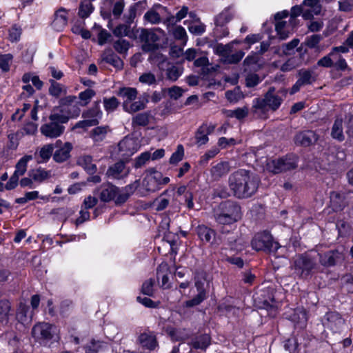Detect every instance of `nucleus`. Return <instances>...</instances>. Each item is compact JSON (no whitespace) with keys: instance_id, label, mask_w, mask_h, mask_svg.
Listing matches in <instances>:
<instances>
[{"instance_id":"49","label":"nucleus","mask_w":353,"mask_h":353,"mask_svg":"<svg viewBox=\"0 0 353 353\" xmlns=\"http://www.w3.org/2000/svg\"><path fill=\"white\" fill-rule=\"evenodd\" d=\"M331 136L334 139H336L340 142L345 139L342 123L341 122L338 121H334L332 128Z\"/></svg>"},{"instance_id":"52","label":"nucleus","mask_w":353,"mask_h":353,"mask_svg":"<svg viewBox=\"0 0 353 353\" xmlns=\"http://www.w3.org/2000/svg\"><path fill=\"white\" fill-rule=\"evenodd\" d=\"M13 59V55L10 53L0 54V69L7 72L10 69V63Z\"/></svg>"},{"instance_id":"54","label":"nucleus","mask_w":353,"mask_h":353,"mask_svg":"<svg viewBox=\"0 0 353 353\" xmlns=\"http://www.w3.org/2000/svg\"><path fill=\"white\" fill-rule=\"evenodd\" d=\"M130 47V43L128 41L123 39H119L114 42L113 48L119 54H124L128 52Z\"/></svg>"},{"instance_id":"45","label":"nucleus","mask_w":353,"mask_h":353,"mask_svg":"<svg viewBox=\"0 0 353 353\" xmlns=\"http://www.w3.org/2000/svg\"><path fill=\"white\" fill-rule=\"evenodd\" d=\"M32 159V156L29 154H26L21 157L15 165L16 170L14 172L19 175H23L27 170L28 161Z\"/></svg>"},{"instance_id":"26","label":"nucleus","mask_w":353,"mask_h":353,"mask_svg":"<svg viewBox=\"0 0 353 353\" xmlns=\"http://www.w3.org/2000/svg\"><path fill=\"white\" fill-rule=\"evenodd\" d=\"M73 147L70 142H65L63 146L57 150L53 154V159L57 163L66 161L70 157V152Z\"/></svg>"},{"instance_id":"51","label":"nucleus","mask_w":353,"mask_h":353,"mask_svg":"<svg viewBox=\"0 0 353 353\" xmlns=\"http://www.w3.org/2000/svg\"><path fill=\"white\" fill-rule=\"evenodd\" d=\"M184 157V148L182 144H179L176 150L172 154L169 163L172 165H176Z\"/></svg>"},{"instance_id":"43","label":"nucleus","mask_w":353,"mask_h":353,"mask_svg":"<svg viewBox=\"0 0 353 353\" xmlns=\"http://www.w3.org/2000/svg\"><path fill=\"white\" fill-rule=\"evenodd\" d=\"M137 90L134 88L123 87L119 89L117 94L123 98H125V101L130 103L137 98Z\"/></svg>"},{"instance_id":"36","label":"nucleus","mask_w":353,"mask_h":353,"mask_svg":"<svg viewBox=\"0 0 353 353\" xmlns=\"http://www.w3.org/2000/svg\"><path fill=\"white\" fill-rule=\"evenodd\" d=\"M230 189L222 184H218L214 186L211 192V199H216V198L227 199L230 196Z\"/></svg>"},{"instance_id":"15","label":"nucleus","mask_w":353,"mask_h":353,"mask_svg":"<svg viewBox=\"0 0 353 353\" xmlns=\"http://www.w3.org/2000/svg\"><path fill=\"white\" fill-rule=\"evenodd\" d=\"M289 14V12L287 10H284L276 12L274 16L275 31L281 40L286 39L290 34V32L285 30L287 22L283 20L287 18Z\"/></svg>"},{"instance_id":"33","label":"nucleus","mask_w":353,"mask_h":353,"mask_svg":"<svg viewBox=\"0 0 353 353\" xmlns=\"http://www.w3.org/2000/svg\"><path fill=\"white\" fill-rule=\"evenodd\" d=\"M123 18L125 23L119 24L112 31L114 35L119 38L128 35L130 26L134 23V21H129L128 16L126 14H123Z\"/></svg>"},{"instance_id":"1","label":"nucleus","mask_w":353,"mask_h":353,"mask_svg":"<svg viewBox=\"0 0 353 353\" xmlns=\"http://www.w3.org/2000/svg\"><path fill=\"white\" fill-rule=\"evenodd\" d=\"M260 179L250 170L239 169L232 173L228 179V184L233 196L237 199H248L257 191Z\"/></svg>"},{"instance_id":"34","label":"nucleus","mask_w":353,"mask_h":353,"mask_svg":"<svg viewBox=\"0 0 353 353\" xmlns=\"http://www.w3.org/2000/svg\"><path fill=\"white\" fill-rule=\"evenodd\" d=\"M77 163L89 175L94 174L97 172V165L92 163V157L90 155H85L79 158Z\"/></svg>"},{"instance_id":"56","label":"nucleus","mask_w":353,"mask_h":353,"mask_svg":"<svg viewBox=\"0 0 353 353\" xmlns=\"http://www.w3.org/2000/svg\"><path fill=\"white\" fill-rule=\"evenodd\" d=\"M173 36L176 40H179L185 46L188 37L185 28L181 26H177L173 30Z\"/></svg>"},{"instance_id":"28","label":"nucleus","mask_w":353,"mask_h":353,"mask_svg":"<svg viewBox=\"0 0 353 353\" xmlns=\"http://www.w3.org/2000/svg\"><path fill=\"white\" fill-rule=\"evenodd\" d=\"M230 171V164L228 161H221L213 165L210 173L214 179L218 180L225 176Z\"/></svg>"},{"instance_id":"39","label":"nucleus","mask_w":353,"mask_h":353,"mask_svg":"<svg viewBox=\"0 0 353 353\" xmlns=\"http://www.w3.org/2000/svg\"><path fill=\"white\" fill-rule=\"evenodd\" d=\"M252 221H264L265 208L261 204H254L250 210Z\"/></svg>"},{"instance_id":"63","label":"nucleus","mask_w":353,"mask_h":353,"mask_svg":"<svg viewBox=\"0 0 353 353\" xmlns=\"http://www.w3.org/2000/svg\"><path fill=\"white\" fill-rule=\"evenodd\" d=\"M97 39L99 46H103L107 43H112L113 40L112 34L103 28H101L98 33Z\"/></svg>"},{"instance_id":"14","label":"nucleus","mask_w":353,"mask_h":353,"mask_svg":"<svg viewBox=\"0 0 353 353\" xmlns=\"http://www.w3.org/2000/svg\"><path fill=\"white\" fill-rule=\"evenodd\" d=\"M319 139V136L313 130H303L297 132L294 138L293 141L296 146L310 147L314 144Z\"/></svg>"},{"instance_id":"13","label":"nucleus","mask_w":353,"mask_h":353,"mask_svg":"<svg viewBox=\"0 0 353 353\" xmlns=\"http://www.w3.org/2000/svg\"><path fill=\"white\" fill-rule=\"evenodd\" d=\"M128 161V159H121L110 165L105 173L107 177L117 180L125 178L130 172V168H126V163Z\"/></svg>"},{"instance_id":"31","label":"nucleus","mask_w":353,"mask_h":353,"mask_svg":"<svg viewBox=\"0 0 353 353\" xmlns=\"http://www.w3.org/2000/svg\"><path fill=\"white\" fill-rule=\"evenodd\" d=\"M297 77L301 85H312L316 80V77L313 75V71L310 69H301L297 72Z\"/></svg>"},{"instance_id":"18","label":"nucleus","mask_w":353,"mask_h":353,"mask_svg":"<svg viewBox=\"0 0 353 353\" xmlns=\"http://www.w3.org/2000/svg\"><path fill=\"white\" fill-rule=\"evenodd\" d=\"M98 202V199L92 196L85 197L81 205V210H79V217L77 218L74 221H90L89 209H92Z\"/></svg>"},{"instance_id":"24","label":"nucleus","mask_w":353,"mask_h":353,"mask_svg":"<svg viewBox=\"0 0 353 353\" xmlns=\"http://www.w3.org/2000/svg\"><path fill=\"white\" fill-rule=\"evenodd\" d=\"M68 10L63 7L55 12L52 25L57 30L61 31L67 26L68 22Z\"/></svg>"},{"instance_id":"48","label":"nucleus","mask_w":353,"mask_h":353,"mask_svg":"<svg viewBox=\"0 0 353 353\" xmlns=\"http://www.w3.org/2000/svg\"><path fill=\"white\" fill-rule=\"evenodd\" d=\"M105 345L106 343L103 341L92 339L90 343L85 345V351L86 353H97L105 347Z\"/></svg>"},{"instance_id":"50","label":"nucleus","mask_w":353,"mask_h":353,"mask_svg":"<svg viewBox=\"0 0 353 353\" xmlns=\"http://www.w3.org/2000/svg\"><path fill=\"white\" fill-rule=\"evenodd\" d=\"M120 102L115 97L110 98H103V106L107 112H114L119 105Z\"/></svg>"},{"instance_id":"53","label":"nucleus","mask_w":353,"mask_h":353,"mask_svg":"<svg viewBox=\"0 0 353 353\" xmlns=\"http://www.w3.org/2000/svg\"><path fill=\"white\" fill-rule=\"evenodd\" d=\"M95 95L96 92L91 88H87L84 91L81 92L79 94V99L81 101V105H87L90 103L91 99Z\"/></svg>"},{"instance_id":"44","label":"nucleus","mask_w":353,"mask_h":353,"mask_svg":"<svg viewBox=\"0 0 353 353\" xmlns=\"http://www.w3.org/2000/svg\"><path fill=\"white\" fill-rule=\"evenodd\" d=\"M178 196L185 195V202L188 209H192L194 207L193 194L191 191L187 190V186L181 185L176 190Z\"/></svg>"},{"instance_id":"5","label":"nucleus","mask_w":353,"mask_h":353,"mask_svg":"<svg viewBox=\"0 0 353 353\" xmlns=\"http://www.w3.org/2000/svg\"><path fill=\"white\" fill-rule=\"evenodd\" d=\"M327 208L323 211L324 214L342 212L353 202V191L347 190H332L330 192Z\"/></svg>"},{"instance_id":"57","label":"nucleus","mask_w":353,"mask_h":353,"mask_svg":"<svg viewBox=\"0 0 353 353\" xmlns=\"http://www.w3.org/2000/svg\"><path fill=\"white\" fill-rule=\"evenodd\" d=\"M143 19L152 24H159L161 21L160 14L153 9H150L145 12Z\"/></svg>"},{"instance_id":"2","label":"nucleus","mask_w":353,"mask_h":353,"mask_svg":"<svg viewBox=\"0 0 353 353\" xmlns=\"http://www.w3.org/2000/svg\"><path fill=\"white\" fill-rule=\"evenodd\" d=\"M139 39L142 43L143 52H154L165 48L168 39L164 30L160 28H141Z\"/></svg>"},{"instance_id":"3","label":"nucleus","mask_w":353,"mask_h":353,"mask_svg":"<svg viewBox=\"0 0 353 353\" xmlns=\"http://www.w3.org/2000/svg\"><path fill=\"white\" fill-rule=\"evenodd\" d=\"M291 267L299 278L308 279L319 268L316 252L310 251L296 255Z\"/></svg>"},{"instance_id":"58","label":"nucleus","mask_w":353,"mask_h":353,"mask_svg":"<svg viewBox=\"0 0 353 353\" xmlns=\"http://www.w3.org/2000/svg\"><path fill=\"white\" fill-rule=\"evenodd\" d=\"M182 73L183 68L172 65L166 70L167 79L173 82L176 81L181 76Z\"/></svg>"},{"instance_id":"27","label":"nucleus","mask_w":353,"mask_h":353,"mask_svg":"<svg viewBox=\"0 0 353 353\" xmlns=\"http://www.w3.org/2000/svg\"><path fill=\"white\" fill-rule=\"evenodd\" d=\"M102 60L118 70H121L123 67L122 59L111 50H105L103 52Z\"/></svg>"},{"instance_id":"40","label":"nucleus","mask_w":353,"mask_h":353,"mask_svg":"<svg viewBox=\"0 0 353 353\" xmlns=\"http://www.w3.org/2000/svg\"><path fill=\"white\" fill-rule=\"evenodd\" d=\"M196 230L201 241L210 242L211 239L215 236V232L204 225H199L197 227Z\"/></svg>"},{"instance_id":"20","label":"nucleus","mask_w":353,"mask_h":353,"mask_svg":"<svg viewBox=\"0 0 353 353\" xmlns=\"http://www.w3.org/2000/svg\"><path fill=\"white\" fill-rule=\"evenodd\" d=\"M139 343L144 348L153 350L158 346L156 335L152 332L141 333L137 339Z\"/></svg>"},{"instance_id":"62","label":"nucleus","mask_w":353,"mask_h":353,"mask_svg":"<svg viewBox=\"0 0 353 353\" xmlns=\"http://www.w3.org/2000/svg\"><path fill=\"white\" fill-rule=\"evenodd\" d=\"M150 156L151 153L150 152H142L135 158L133 167L136 169L141 168L150 159Z\"/></svg>"},{"instance_id":"25","label":"nucleus","mask_w":353,"mask_h":353,"mask_svg":"<svg viewBox=\"0 0 353 353\" xmlns=\"http://www.w3.org/2000/svg\"><path fill=\"white\" fill-rule=\"evenodd\" d=\"M235 11L233 5L225 7L220 13L215 15L214 22L228 25L234 17Z\"/></svg>"},{"instance_id":"23","label":"nucleus","mask_w":353,"mask_h":353,"mask_svg":"<svg viewBox=\"0 0 353 353\" xmlns=\"http://www.w3.org/2000/svg\"><path fill=\"white\" fill-rule=\"evenodd\" d=\"M275 88L274 86H271L265 94V100H267V105L272 111L277 110L283 102V99L278 94H275Z\"/></svg>"},{"instance_id":"64","label":"nucleus","mask_w":353,"mask_h":353,"mask_svg":"<svg viewBox=\"0 0 353 353\" xmlns=\"http://www.w3.org/2000/svg\"><path fill=\"white\" fill-rule=\"evenodd\" d=\"M28 310L29 307L25 303H19L17 310V319L19 322L23 323L26 321Z\"/></svg>"},{"instance_id":"42","label":"nucleus","mask_w":353,"mask_h":353,"mask_svg":"<svg viewBox=\"0 0 353 353\" xmlns=\"http://www.w3.org/2000/svg\"><path fill=\"white\" fill-rule=\"evenodd\" d=\"M145 108V103L141 101H134L132 103H128V101H124L123 103V110L128 113L137 112L139 110H143Z\"/></svg>"},{"instance_id":"46","label":"nucleus","mask_w":353,"mask_h":353,"mask_svg":"<svg viewBox=\"0 0 353 353\" xmlns=\"http://www.w3.org/2000/svg\"><path fill=\"white\" fill-rule=\"evenodd\" d=\"M149 113L142 112L137 114L133 118L132 121V127L137 126L145 127L149 123Z\"/></svg>"},{"instance_id":"6","label":"nucleus","mask_w":353,"mask_h":353,"mask_svg":"<svg viewBox=\"0 0 353 353\" xmlns=\"http://www.w3.org/2000/svg\"><path fill=\"white\" fill-rule=\"evenodd\" d=\"M170 179L163 176V174L155 168H149L145 170V176L142 181V185L148 192H155L168 184Z\"/></svg>"},{"instance_id":"35","label":"nucleus","mask_w":353,"mask_h":353,"mask_svg":"<svg viewBox=\"0 0 353 353\" xmlns=\"http://www.w3.org/2000/svg\"><path fill=\"white\" fill-rule=\"evenodd\" d=\"M50 85L48 89V93L50 96L55 99H59L62 94H65L67 92L65 85L56 81L54 79H50Z\"/></svg>"},{"instance_id":"32","label":"nucleus","mask_w":353,"mask_h":353,"mask_svg":"<svg viewBox=\"0 0 353 353\" xmlns=\"http://www.w3.org/2000/svg\"><path fill=\"white\" fill-rule=\"evenodd\" d=\"M100 100L95 101L90 108L82 113V117L90 119H97L99 121V119H101L103 116V112L100 108Z\"/></svg>"},{"instance_id":"19","label":"nucleus","mask_w":353,"mask_h":353,"mask_svg":"<svg viewBox=\"0 0 353 353\" xmlns=\"http://www.w3.org/2000/svg\"><path fill=\"white\" fill-rule=\"evenodd\" d=\"M188 344L194 350L205 351L211 344V337L208 334L193 336Z\"/></svg>"},{"instance_id":"17","label":"nucleus","mask_w":353,"mask_h":353,"mask_svg":"<svg viewBox=\"0 0 353 353\" xmlns=\"http://www.w3.org/2000/svg\"><path fill=\"white\" fill-rule=\"evenodd\" d=\"M325 325L334 332H339L345 323L341 316L336 312H327L325 315Z\"/></svg>"},{"instance_id":"59","label":"nucleus","mask_w":353,"mask_h":353,"mask_svg":"<svg viewBox=\"0 0 353 353\" xmlns=\"http://www.w3.org/2000/svg\"><path fill=\"white\" fill-rule=\"evenodd\" d=\"M154 284L155 281L154 279L151 278L145 281L141 287V293L149 296H152L154 292Z\"/></svg>"},{"instance_id":"12","label":"nucleus","mask_w":353,"mask_h":353,"mask_svg":"<svg viewBox=\"0 0 353 353\" xmlns=\"http://www.w3.org/2000/svg\"><path fill=\"white\" fill-rule=\"evenodd\" d=\"M77 99V97L74 95H69L62 98H59V106L54 107V110H57L59 114H67L71 118H77L80 114V108L77 105L71 107Z\"/></svg>"},{"instance_id":"60","label":"nucleus","mask_w":353,"mask_h":353,"mask_svg":"<svg viewBox=\"0 0 353 353\" xmlns=\"http://www.w3.org/2000/svg\"><path fill=\"white\" fill-rule=\"evenodd\" d=\"M133 145H134V141L132 139H124L119 143L118 147H119V151L128 152H130V154H132L136 151V150L133 147Z\"/></svg>"},{"instance_id":"7","label":"nucleus","mask_w":353,"mask_h":353,"mask_svg":"<svg viewBox=\"0 0 353 353\" xmlns=\"http://www.w3.org/2000/svg\"><path fill=\"white\" fill-rule=\"evenodd\" d=\"M299 160V156L291 152L272 160L268 166L272 173L280 174L296 169L298 167Z\"/></svg>"},{"instance_id":"4","label":"nucleus","mask_w":353,"mask_h":353,"mask_svg":"<svg viewBox=\"0 0 353 353\" xmlns=\"http://www.w3.org/2000/svg\"><path fill=\"white\" fill-rule=\"evenodd\" d=\"M48 119L49 122L41 125L40 132L47 138L56 139L64 133L65 128L63 124L69 121L70 117L64 114L52 112L49 115Z\"/></svg>"},{"instance_id":"29","label":"nucleus","mask_w":353,"mask_h":353,"mask_svg":"<svg viewBox=\"0 0 353 353\" xmlns=\"http://www.w3.org/2000/svg\"><path fill=\"white\" fill-rule=\"evenodd\" d=\"M147 6L148 3L146 0H141L132 3L130 6L128 12L125 13L128 16L129 21H134L137 13L141 15Z\"/></svg>"},{"instance_id":"16","label":"nucleus","mask_w":353,"mask_h":353,"mask_svg":"<svg viewBox=\"0 0 353 353\" xmlns=\"http://www.w3.org/2000/svg\"><path fill=\"white\" fill-rule=\"evenodd\" d=\"M216 128V125L212 123L209 124L203 123L196 130L194 135L196 142L199 145H205L209 141L208 135L212 134Z\"/></svg>"},{"instance_id":"55","label":"nucleus","mask_w":353,"mask_h":353,"mask_svg":"<svg viewBox=\"0 0 353 353\" xmlns=\"http://www.w3.org/2000/svg\"><path fill=\"white\" fill-rule=\"evenodd\" d=\"M21 34L22 29L21 27L14 24L8 30V39L12 43L17 42L20 40Z\"/></svg>"},{"instance_id":"37","label":"nucleus","mask_w":353,"mask_h":353,"mask_svg":"<svg viewBox=\"0 0 353 353\" xmlns=\"http://www.w3.org/2000/svg\"><path fill=\"white\" fill-rule=\"evenodd\" d=\"M108 128V125L97 126L91 130L90 137L94 142L102 141L106 137Z\"/></svg>"},{"instance_id":"30","label":"nucleus","mask_w":353,"mask_h":353,"mask_svg":"<svg viewBox=\"0 0 353 353\" xmlns=\"http://www.w3.org/2000/svg\"><path fill=\"white\" fill-rule=\"evenodd\" d=\"M12 305L8 299L0 301V324L6 325L12 315Z\"/></svg>"},{"instance_id":"10","label":"nucleus","mask_w":353,"mask_h":353,"mask_svg":"<svg viewBox=\"0 0 353 353\" xmlns=\"http://www.w3.org/2000/svg\"><path fill=\"white\" fill-rule=\"evenodd\" d=\"M316 255L321 265L325 268L333 267L344 261L345 248L341 245L323 253L316 252Z\"/></svg>"},{"instance_id":"38","label":"nucleus","mask_w":353,"mask_h":353,"mask_svg":"<svg viewBox=\"0 0 353 353\" xmlns=\"http://www.w3.org/2000/svg\"><path fill=\"white\" fill-rule=\"evenodd\" d=\"M94 8L91 2L82 0L79 4L78 15L82 19L88 18L94 11Z\"/></svg>"},{"instance_id":"47","label":"nucleus","mask_w":353,"mask_h":353,"mask_svg":"<svg viewBox=\"0 0 353 353\" xmlns=\"http://www.w3.org/2000/svg\"><path fill=\"white\" fill-rule=\"evenodd\" d=\"M29 176L35 181L42 182L49 177V172L41 168L29 171Z\"/></svg>"},{"instance_id":"8","label":"nucleus","mask_w":353,"mask_h":353,"mask_svg":"<svg viewBox=\"0 0 353 353\" xmlns=\"http://www.w3.org/2000/svg\"><path fill=\"white\" fill-rule=\"evenodd\" d=\"M214 212L218 219H228L230 221H239L242 216L240 205L236 201L232 200L221 202Z\"/></svg>"},{"instance_id":"9","label":"nucleus","mask_w":353,"mask_h":353,"mask_svg":"<svg viewBox=\"0 0 353 353\" xmlns=\"http://www.w3.org/2000/svg\"><path fill=\"white\" fill-rule=\"evenodd\" d=\"M252 249L259 252H271L278 249L277 243L268 230L255 234L251 241Z\"/></svg>"},{"instance_id":"22","label":"nucleus","mask_w":353,"mask_h":353,"mask_svg":"<svg viewBox=\"0 0 353 353\" xmlns=\"http://www.w3.org/2000/svg\"><path fill=\"white\" fill-rule=\"evenodd\" d=\"M176 191V185L171 184L168 189L164 190L159 198L156 199L153 202V207L157 211H162L165 210L169 205V200L166 198H162V196L174 195Z\"/></svg>"},{"instance_id":"21","label":"nucleus","mask_w":353,"mask_h":353,"mask_svg":"<svg viewBox=\"0 0 353 353\" xmlns=\"http://www.w3.org/2000/svg\"><path fill=\"white\" fill-rule=\"evenodd\" d=\"M119 188L111 183H103L101 186L99 199L103 202H110L114 200Z\"/></svg>"},{"instance_id":"61","label":"nucleus","mask_w":353,"mask_h":353,"mask_svg":"<svg viewBox=\"0 0 353 353\" xmlns=\"http://www.w3.org/2000/svg\"><path fill=\"white\" fill-rule=\"evenodd\" d=\"M322 39L321 34H312V36L307 37L303 44L306 46L310 49H314L318 47L319 43Z\"/></svg>"},{"instance_id":"41","label":"nucleus","mask_w":353,"mask_h":353,"mask_svg":"<svg viewBox=\"0 0 353 353\" xmlns=\"http://www.w3.org/2000/svg\"><path fill=\"white\" fill-rule=\"evenodd\" d=\"M214 28L212 30V34L215 41L221 39L229 34V29L225 24H219L214 23Z\"/></svg>"},{"instance_id":"11","label":"nucleus","mask_w":353,"mask_h":353,"mask_svg":"<svg viewBox=\"0 0 353 353\" xmlns=\"http://www.w3.org/2000/svg\"><path fill=\"white\" fill-rule=\"evenodd\" d=\"M32 336L40 343L46 345L50 340H57L56 327L48 323H40L32 329Z\"/></svg>"}]
</instances>
